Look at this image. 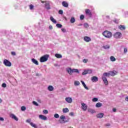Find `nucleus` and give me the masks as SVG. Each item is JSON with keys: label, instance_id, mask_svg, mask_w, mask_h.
Returning <instances> with one entry per match:
<instances>
[{"label": "nucleus", "instance_id": "obj_2", "mask_svg": "<svg viewBox=\"0 0 128 128\" xmlns=\"http://www.w3.org/2000/svg\"><path fill=\"white\" fill-rule=\"evenodd\" d=\"M48 58H50L49 54L44 55L43 56H42L40 58V62H46L48 60Z\"/></svg>", "mask_w": 128, "mask_h": 128}, {"label": "nucleus", "instance_id": "obj_52", "mask_svg": "<svg viewBox=\"0 0 128 128\" xmlns=\"http://www.w3.org/2000/svg\"><path fill=\"white\" fill-rule=\"evenodd\" d=\"M106 126H110V123L105 124Z\"/></svg>", "mask_w": 128, "mask_h": 128}, {"label": "nucleus", "instance_id": "obj_7", "mask_svg": "<svg viewBox=\"0 0 128 128\" xmlns=\"http://www.w3.org/2000/svg\"><path fill=\"white\" fill-rule=\"evenodd\" d=\"M102 80H103V82L106 86H108V80L106 76H102Z\"/></svg>", "mask_w": 128, "mask_h": 128}, {"label": "nucleus", "instance_id": "obj_33", "mask_svg": "<svg viewBox=\"0 0 128 128\" xmlns=\"http://www.w3.org/2000/svg\"><path fill=\"white\" fill-rule=\"evenodd\" d=\"M74 86H80V83L78 81H75L74 82Z\"/></svg>", "mask_w": 128, "mask_h": 128}, {"label": "nucleus", "instance_id": "obj_5", "mask_svg": "<svg viewBox=\"0 0 128 128\" xmlns=\"http://www.w3.org/2000/svg\"><path fill=\"white\" fill-rule=\"evenodd\" d=\"M60 120H60V124H64V122H67V121H64V120L66 119V116H61L60 117Z\"/></svg>", "mask_w": 128, "mask_h": 128}, {"label": "nucleus", "instance_id": "obj_17", "mask_svg": "<svg viewBox=\"0 0 128 128\" xmlns=\"http://www.w3.org/2000/svg\"><path fill=\"white\" fill-rule=\"evenodd\" d=\"M32 62H33V64H36V66H38V62L34 58H32Z\"/></svg>", "mask_w": 128, "mask_h": 128}, {"label": "nucleus", "instance_id": "obj_8", "mask_svg": "<svg viewBox=\"0 0 128 128\" xmlns=\"http://www.w3.org/2000/svg\"><path fill=\"white\" fill-rule=\"evenodd\" d=\"M66 101L68 102V104H72V98L70 97L66 98H65Z\"/></svg>", "mask_w": 128, "mask_h": 128}, {"label": "nucleus", "instance_id": "obj_3", "mask_svg": "<svg viewBox=\"0 0 128 128\" xmlns=\"http://www.w3.org/2000/svg\"><path fill=\"white\" fill-rule=\"evenodd\" d=\"M3 64L6 66H12V62L6 59L4 60Z\"/></svg>", "mask_w": 128, "mask_h": 128}, {"label": "nucleus", "instance_id": "obj_38", "mask_svg": "<svg viewBox=\"0 0 128 128\" xmlns=\"http://www.w3.org/2000/svg\"><path fill=\"white\" fill-rule=\"evenodd\" d=\"M26 110V106H22L21 107V110L24 111V110Z\"/></svg>", "mask_w": 128, "mask_h": 128}, {"label": "nucleus", "instance_id": "obj_29", "mask_svg": "<svg viewBox=\"0 0 128 128\" xmlns=\"http://www.w3.org/2000/svg\"><path fill=\"white\" fill-rule=\"evenodd\" d=\"M30 125L32 126V128H38V126H36V124H34V122H30Z\"/></svg>", "mask_w": 128, "mask_h": 128}, {"label": "nucleus", "instance_id": "obj_13", "mask_svg": "<svg viewBox=\"0 0 128 128\" xmlns=\"http://www.w3.org/2000/svg\"><path fill=\"white\" fill-rule=\"evenodd\" d=\"M10 117L12 118H13L14 120H16V122H18V118H16V115L14 114H10Z\"/></svg>", "mask_w": 128, "mask_h": 128}, {"label": "nucleus", "instance_id": "obj_25", "mask_svg": "<svg viewBox=\"0 0 128 128\" xmlns=\"http://www.w3.org/2000/svg\"><path fill=\"white\" fill-rule=\"evenodd\" d=\"M70 22L71 24H74V22H76V18H74V17L71 18Z\"/></svg>", "mask_w": 128, "mask_h": 128}, {"label": "nucleus", "instance_id": "obj_21", "mask_svg": "<svg viewBox=\"0 0 128 128\" xmlns=\"http://www.w3.org/2000/svg\"><path fill=\"white\" fill-rule=\"evenodd\" d=\"M55 56L57 58H62V54H55Z\"/></svg>", "mask_w": 128, "mask_h": 128}, {"label": "nucleus", "instance_id": "obj_35", "mask_svg": "<svg viewBox=\"0 0 128 128\" xmlns=\"http://www.w3.org/2000/svg\"><path fill=\"white\" fill-rule=\"evenodd\" d=\"M82 74L83 76H84L86 74H88V71H87V70H84V72H82Z\"/></svg>", "mask_w": 128, "mask_h": 128}, {"label": "nucleus", "instance_id": "obj_47", "mask_svg": "<svg viewBox=\"0 0 128 128\" xmlns=\"http://www.w3.org/2000/svg\"><path fill=\"white\" fill-rule=\"evenodd\" d=\"M2 88H6V83H3L2 84Z\"/></svg>", "mask_w": 128, "mask_h": 128}, {"label": "nucleus", "instance_id": "obj_24", "mask_svg": "<svg viewBox=\"0 0 128 128\" xmlns=\"http://www.w3.org/2000/svg\"><path fill=\"white\" fill-rule=\"evenodd\" d=\"M62 112L64 114H66V112H70V110H68V108H64L62 109Z\"/></svg>", "mask_w": 128, "mask_h": 128}, {"label": "nucleus", "instance_id": "obj_40", "mask_svg": "<svg viewBox=\"0 0 128 128\" xmlns=\"http://www.w3.org/2000/svg\"><path fill=\"white\" fill-rule=\"evenodd\" d=\"M98 99L96 98H94L92 99V102H98Z\"/></svg>", "mask_w": 128, "mask_h": 128}, {"label": "nucleus", "instance_id": "obj_23", "mask_svg": "<svg viewBox=\"0 0 128 128\" xmlns=\"http://www.w3.org/2000/svg\"><path fill=\"white\" fill-rule=\"evenodd\" d=\"M50 20L52 22H54V24H56V20L54 18L53 16H50Z\"/></svg>", "mask_w": 128, "mask_h": 128}, {"label": "nucleus", "instance_id": "obj_32", "mask_svg": "<svg viewBox=\"0 0 128 128\" xmlns=\"http://www.w3.org/2000/svg\"><path fill=\"white\" fill-rule=\"evenodd\" d=\"M72 72H77V74H80V72L78 69H72Z\"/></svg>", "mask_w": 128, "mask_h": 128}, {"label": "nucleus", "instance_id": "obj_20", "mask_svg": "<svg viewBox=\"0 0 128 128\" xmlns=\"http://www.w3.org/2000/svg\"><path fill=\"white\" fill-rule=\"evenodd\" d=\"M81 82L83 86H84V88H86V90H88V88L86 86V84L84 83V82L82 80H81Z\"/></svg>", "mask_w": 128, "mask_h": 128}, {"label": "nucleus", "instance_id": "obj_11", "mask_svg": "<svg viewBox=\"0 0 128 128\" xmlns=\"http://www.w3.org/2000/svg\"><path fill=\"white\" fill-rule=\"evenodd\" d=\"M62 6L64 8H68V2L64 1L62 2Z\"/></svg>", "mask_w": 128, "mask_h": 128}, {"label": "nucleus", "instance_id": "obj_42", "mask_svg": "<svg viewBox=\"0 0 128 128\" xmlns=\"http://www.w3.org/2000/svg\"><path fill=\"white\" fill-rule=\"evenodd\" d=\"M43 112H44V114H48V110H43Z\"/></svg>", "mask_w": 128, "mask_h": 128}, {"label": "nucleus", "instance_id": "obj_56", "mask_svg": "<svg viewBox=\"0 0 128 128\" xmlns=\"http://www.w3.org/2000/svg\"><path fill=\"white\" fill-rule=\"evenodd\" d=\"M69 114H70V116H74V112H71Z\"/></svg>", "mask_w": 128, "mask_h": 128}, {"label": "nucleus", "instance_id": "obj_58", "mask_svg": "<svg viewBox=\"0 0 128 128\" xmlns=\"http://www.w3.org/2000/svg\"><path fill=\"white\" fill-rule=\"evenodd\" d=\"M41 2H42V4H44V2L46 3V1H41Z\"/></svg>", "mask_w": 128, "mask_h": 128}, {"label": "nucleus", "instance_id": "obj_1", "mask_svg": "<svg viewBox=\"0 0 128 128\" xmlns=\"http://www.w3.org/2000/svg\"><path fill=\"white\" fill-rule=\"evenodd\" d=\"M102 36L106 38H110L112 36V32L106 30L102 32Z\"/></svg>", "mask_w": 128, "mask_h": 128}, {"label": "nucleus", "instance_id": "obj_14", "mask_svg": "<svg viewBox=\"0 0 128 128\" xmlns=\"http://www.w3.org/2000/svg\"><path fill=\"white\" fill-rule=\"evenodd\" d=\"M86 14H88L90 16H92V12L90 10L86 9L85 10Z\"/></svg>", "mask_w": 128, "mask_h": 128}, {"label": "nucleus", "instance_id": "obj_34", "mask_svg": "<svg viewBox=\"0 0 128 128\" xmlns=\"http://www.w3.org/2000/svg\"><path fill=\"white\" fill-rule=\"evenodd\" d=\"M56 26H57V28H62V25L60 24H56Z\"/></svg>", "mask_w": 128, "mask_h": 128}, {"label": "nucleus", "instance_id": "obj_43", "mask_svg": "<svg viewBox=\"0 0 128 128\" xmlns=\"http://www.w3.org/2000/svg\"><path fill=\"white\" fill-rule=\"evenodd\" d=\"M84 16L83 14L80 15V19L82 20H84Z\"/></svg>", "mask_w": 128, "mask_h": 128}, {"label": "nucleus", "instance_id": "obj_31", "mask_svg": "<svg viewBox=\"0 0 128 128\" xmlns=\"http://www.w3.org/2000/svg\"><path fill=\"white\" fill-rule=\"evenodd\" d=\"M88 112H90L91 114H94L96 112V111L92 109H88Z\"/></svg>", "mask_w": 128, "mask_h": 128}, {"label": "nucleus", "instance_id": "obj_41", "mask_svg": "<svg viewBox=\"0 0 128 128\" xmlns=\"http://www.w3.org/2000/svg\"><path fill=\"white\" fill-rule=\"evenodd\" d=\"M33 104H34V106H38V102H36L35 101H34L32 102Z\"/></svg>", "mask_w": 128, "mask_h": 128}, {"label": "nucleus", "instance_id": "obj_54", "mask_svg": "<svg viewBox=\"0 0 128 128\" xmlns=\"http://www.w3.org/2000/svg\"><path fill=\"white\" fill-rule=\"evenodd\" d=\"M2 121V122H4V118H2V117H0V121Z\"/></svg>", "mask_w": 128, "mask_h": 128}, {"label": "nucleus", "instance_id": "obj_59", "mask_svg": "<svg viewBox=\"0 0 128 128\" xmlns=\"http://www.w3.org/2000/svg\"><path fill=\"white\" fill-rule=\"evenodd\" d=\"M125 100H126L128 102V96L126 97Z\"/></svg>", "mask_w": 128, "mask_h": 128}, {"label": "nucleus", "instance_id": "obj_18", "mask_svg": "<svg viewBox=\"0 0 128 128\" xmlns=\"http://www.w3.org/2000/svg\"><path fill=\"white\" fill-rule=\"evenodd\" d=\"M119 30H126V26L124 25H120L118 26Z\"/></svg>", "mask_w": 128, "mask_h": 128}, {"label": "nucleus", "instance_id": "obj_48", "mask_svg": "<svg viewBox=\"0 0 128 128\" xmlns=\"http://www.w3.org/2000/svg\"><path fill=\"white\" fill-rule=\"evenodd\" d=\"M84 28H88V24L87 23H85L84 24Z\"/></svg>", "mask_w": 128, "mask_h": 128}, {"label": "nucleus", "instance_id": "obj_49", "mask_svg": "<svg viewBox=\"0 0 128 128\" xmlns=\"http://www.w3.org/2000/svg\"><path fill=\"white\" fill-rule=\"evenodd\" d=\"M11 54L12 56H16V52H11Z\"/></svg>", "mask_w": 128, "mask_h": 128}, {"label": "nucleus", "instance_id": "obj_50", "mask_svg": "<svg viewBox=\"0 0 128 128\" xmlns=\"http://www.w3.org/2000/svg\"><path fill=\"white\" fill-rule=\"evenodd\" d=\"M128 52V49L126 48H124V54H126Z\"/></svg>", "mask_w": 128, "mask_h": 128}, {"label": "nucleus", "instance_id": "obj_22", "mask_svg": "<svg viewBox=\"0 0 128 128\" xmlns=\"http://www.w3.org/2000/svg\"><path fill=\"white\" fill-rule=\"evenodd\" d=\"M104 116V113H100L96 115V117L99 118H102Z\"/></svg>", "mask_w": 128, "mask_h": 128}, {"label": "nucleus", "instance_id": "obj_10", "mask_svg": "<svg viewBox=\"0 0 128 128\" xmlns=\"http://www.w3.org/2000/svg\"><path fill=\"white\" fill-rule=\"evenodd\" d=\"M98 80V78L97 76H94L92 78V81L93 82H96Z\"/></svg>", "mask_w": 128, "mask_h": 128}, {"label": "nucleus", "instance_id": "obj_9", "mask_svg": "<svg viewBox=\"0 0 128 128\" xmlns=\"http://www.w3.org/2000/svg\"><path fill=\"white\" fill-rule=\"evenodd\" d=\"M84 42H90L92 40V39L90 38L88 36H85L84 38Z\"/></svg>", "mask_w": 128, "mask_h": 128}, {"label": "nucleus", "instance_id": "obj_4", "mask_svg": "<svg viewBox=\"0 0 128 128\" xmlns=\"http://www.w3.org/2000/svg\"><path fill=\"white\" fill-rule=\"evenodd\" d=\"M122 32H116L114 34L113 36L114 38H122Z\"/></svg>", "mask_w": 128, "mask_h": 128}, {"label": "nucleus", "instance_id": "obj_15", "mask_svg": "<svg viewBox=\"0 0 128 128\" xmlns=\"http://www.w3.org/2000/svg\"><path fill=\"white\" fill-rule=\"evenodd\" d=\"M39 118L41 120H48V118H46V116L44 115H40Z\"/></svg>", "mask_w": 128, "mask_h": 128}, {"label": "nucleus", "instance_id": "obj_53", "mask_svg": "<svg viewBox=\"0 0 128 128\" xmlns=\"http://www.w3.org/2000/svg\"><path fill=\"white\" fill-rule=\"evenodd\" d=\"M62 31L63 32H66V29L64 28H62Z\"/></svg>", "mask_w": 128, "mask_h": 128}, {"label": "nucleus", "instance_id": "obj_36", "mask_svg": "<svg viewBox=\"0 0 128 128\" xmlns=\"http://www.w3.org/2000/svg\"><path fill=\"white\" fill-rule=\"evenodd\" d=\"M92 74V70H87V74Z\"/></svg>", "mask_w": 128, "mask_h": 128}, {"label": "nucleus", "instance_id": "obj_57", "mask_svg": "<svg viewBox=\"0 0 128 128\" xmlns=\"http://www.w3.org/2000/svg\"><path fill=\"white\" fill-rule=\"evenodd\" d=\"M113 112H116V108H113Z\"/></svg>", "mask_w": 128, "mask_h": 128}, {"label": "nucleus", "instance_id": "obj_12", "mask_svg": "<svg viewBox=\"0 0 128 128\" xmlns=\"http://www.w3.org/2000/svg\"><path fill=\"white\" fill-rule=\"evenodd\" d=\"M110 74V76H114L118 74V72L116 71H110L109 72Z\"/></svg>", "mask_w": 128, "mask_h": 128}, {"label": "nucleus", "instance_id": "obj_28", "mask_svg": "<svg viewBox=\"0 0 128 128\" xmlns=\"http://www.w3.org/2000/svg\"><path fill=\"white\" fill-rule=\"evenodd\" d=\"M110 73L109 72H104L103 74V76H110Z\"/></svg>", "mask_w": 128, "mask_h": 128}, {"label": "nucleus", "instance_id": "obj_60", "mask_svg": "<svg viewBox=\"0 0 128 128\" xmlns=\"http://www.w3.org/2000/svg\"><path fill=\"white\" fill-rule=\"evenodd\" d=\"M0 102H2V100L1 98H0Z\"/></svg>", "mask_w": 128, "mask_h": 128}, {"label": "nucleus", "instance_id": "obj_26", "mask_svg": "<svg viewBox=\"0 0 128 128\" xmlns=\"http://www.w3.org/2000/svg\"><path fill=\"white\" fill-rule=\"evenodd\" d=\"M102 106V104L100 102H98L96 104V108H100Z\"/></svg>", "mask_w": 128, "mask_h": 128}, {"label": "nucleus", "instance_id": "obj_39", "mask_svg": "<svg viewBox=\"0 0 128 128\" xmlns=\"http://www.w3.org/2000/svg\"><path fill=\"white\" fill-rule=\"evenodd\" d=\"M88 62V59H84L82 60V62H84V64H86Z\"/></svg>", "mask_w": 128, "mask_h": 128}, {"label": "nucleus", "instance_id": "obj_27", "mask_svg": "<svg viewBox=\"0 0 128 128\" xmlns=\"http://www.w3.org/2000/svg\"><path fill=\"white\" fill-rule=\"evenodd\" d=\"M48 90H50V92H52V90H54V87L52 86H48Z\"/></svg>", "mask_w": 128, "mask_h": 128}, {"label": "nucleus", "instance_id": "obj_30", "mask_svg": "<svg viewBox=\"0 0 128 128\" xmlns=\"http://www.w3.org/2000/svg\"><path fill=\"white\" fill-rule=\"evenodd\" d=\"M110 60L111 62H116V58L114 56H111L110 57Z\"/></svg>", "mask_w": 128, "mask_h": 128}, {"label": "nucleus", "instance_id": "obj_19", "mask_svg": "<svg viewBox=\"0 0 128 128\" xmlns=\"http://www.w3.org/2000/svg\"><path fill=\"white\" fill-rule=\"evenodd\" d=\"M66 71L68 72V74H72V68H67Z\"/></svg>", "mask_w": 128, "mask_h": 128}, {"label": "nucleus", "instance_id": "obj_16", "mask_svg": "<svg viewBox=\"0 0 128 128\" xmlns=\"http://www.w3.org/2000/svg\"><path fill=\"white\" fill-rule=\"evenodd\" d=\"M45 8L46 10H50V2H47L45 4Z\"/></svg>", "mask_w": 128, "mask_h": 128}, {"label": "nucleus", "instance_id": "obj_51", "mask_svg": "<svg viewBox=\"0 0 128 128\" xmlns=\"http://www.w3.org/2000/svg\"><path fill=\"white\" fill-rule=\"evenodd\" d=\"M26 122L30 124V119L27 120Z\"/></svg>", "mask_w": 128, "mask_h": 128}, {"label": "nucleus", "instance_id": "obj_46", "mask_svg": "<svg viewBox=\"0 0 128 128\" xmlns=\"http://www.w3.org/2000/svg\"><path fill=\"white\" fill-rule=\"evenodd\" d=\"M58 14H64V11L62 10H60L58 12Z\"/></svg>", "mask_w": 128, "mask_h": 128}, {"label": "nucleus", "instance_id": "obj_45", "mask_svg": "<svg viewBox=\"0 0 128 128\" xmlns=\"http://www.w3.org/2000/svg\"><path fill=\"white\" fill-rule=\"evenodd\" d=\"M29 6H30V10H34V5L31 4Z\"/></svg>", "mask_w": 128, "mask_h": 128}, {"label": "nucleus", "instance_id": "obj_55", "mask_svg": "<svg viewBox=\"0 0 128 128\" xmlns=\"http://www.w3.org/2000/svg\"><path fill=\"white\" fill-rule=\"evenodd\" d=\"M49 29H50V30H52V25H50V26H49Z\"/></svg>", "mask_w": 128, "mask_h": 128}, {"label": "nucleus", "instance_id": "obj_44", "mask_svg": "<svg viewBox=\"0 0 128 128\" xmlns=\"http://www.w3.org/2000/svg\"><path fill=\"white\" fill-rule=\"evenodd\" d=\"M103 48H105V50H108V48H110V46H104Z\"/></svg>", "mask_w": 128, "mask_h": 128}, {"label": "nucleus", "instance_id": "obj_6", "mask_svg": "<svg viewBox=\"0 0 128 128\" xmlns=\"http://www.w3.org/2000/svg\"><path fill=\"white\" fill-rule=\"evenodd\" d=\"M82 108L84 112H86L88 110V106L86 104L84 103H82Z\"/></svg>", "mask_w": 128, "mask_h": 128}, {"label": "nucleus", "instance_id": "obj_37", "mask_svg": "<svg viewBox=\"0 0 128 128\" xmlns=\"http://www.w3.org/2000/svg\"><path fill=\"white\" fill-rule=\"evenodd\" d=\"M54 116L56 118H60V116L58 115V114H56L54 115Z\"/></svg>", "mask_w": 128, "mask_h": 128}, {"label": "nucleus", "instance_id": "obj_61", "mask_svg": "<svg viewBox=\"0 0 128 128\" xmlns=\"http://www.w3.org/2000/svg\"><path fill=\"white\" fill-rule=\"evenodd\" d=\"M79 26H82V24H80V25H79Z\"/></svg>", "mask_w": 128, "mask_h": 128}]
</instances>
